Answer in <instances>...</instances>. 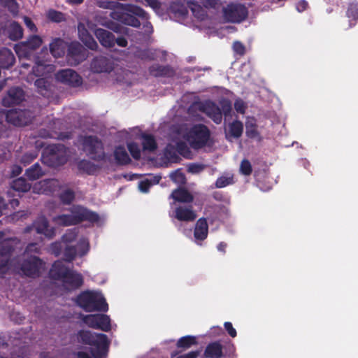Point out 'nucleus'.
<instances>
[{"label":"nucleus","instance_id":"obj_1","mask_svg":"<svg viewBox=\"0 0 358 358\" xmlns=\"http://www.w3.org/2000/svg\"><path fill=\"white\" fill-rule=\"evenodd\" d=\"M109 15L113 20L122 24L135 28H138L141 26L138 17L141 20L149 18L148 13L141 7L134 4L122 3L118 4L115 10L111 11Z\"/></svg>","mask_w":358,"mask_h":358},{"label":"nucleus","instance_id":"obj_2","mask_svg":"<svg viewBox=\"0 0 358 358\" xmlns=\"http://www.w3.org/2000/svg\"><path fill=\"white\" fill-rule=\"evenodd\" d=\"M77 338L78 342L91 346L90 352L93 358L106 357L110 341L106 334L80 330L78 332Z\"/></svg>","mask_w":358,"mask_h":358},{"label":"nucleus","instance_id":"obj_3","mask_svg":"<svg viewBox=\"0 0 358 358\" xmlns=\"http://www.w3.org/2000/svg\"><path fill=\"white\" fill-rule=\"evenodd\" d=\"M99 215L96 212L80 206L73 207L71 214H62L52 217V221L56 224L63 227L76 225L82 222L87 221L92 224L99 221Z\"/></svg>","mask_w":358,"mask_h":358},{"label":"nucleus","instance_id":"obj_4","mask_svg":"<svg viewBox=\"0 0 358 358\" xmlns=\"http://www.w3.org/2000/svg\"><path fill=\"white\" fill-rule=\"evenodd\" d=\"M76 303L86 312H106L108 310L105 298L101 294L94 291L82 292L77 296Z\"/></svg>","mask_w":358,"mask_h":358},{"label":"nucleus","instance_id":"obj_5","mask_svg":"<svg viewBox=\"0 0 358 358\" xmlns=\"http://www.w3.org/2000/svg\"><path fill=\"white\" fill-rule=\"evenodd\" d=\"M83 150L92 160L101 162L106 159L102 141L96 136H85L81 141Z\"/></svg>","mask_w":358,"mask_h":358},{"label":"nucleus","instance_id":"obj_6","mask_svg":"<svg viewBox=\"0 0 358 358\" xmlns=\"http://www.w3.org/2000/svg\"><path fill=\"white\" fill-rule=\"evenodd\" d=\"M210 137V131L203 124L193 125L186 134V139L192 148L199 150L205 147Z\"/></svg>","mask_w":358,"mask_h":358},{"label":"nucleus","instance_id":"obj_7","mask_svg":"<svg viewBox=\"0 0 358 358\" xmlns=\"http://www.w3.org/2000/svg\"><path fill=\"white\" fill-rule=\"evenodd\" d=\"M43 162L50 167H58L67 162L66 148L61 144H53L47 147L42 155Z\"/></svg>","mask_w":358,"mask_h":358},{"label":"nucleus","instance_id":"obj_8","mask_svg":"<svg viewBox=\"0 0 358 358\" xmlns=\"http://www.w3.org/2000/svg\"><path fill=\"white\" fill-rule=\"evenodd\" d=\"M45 262L40 257L30 255L24 258L21 264L20 270L23 274L29 278H38L44 268Z\"/></svg>","mask_w":358,"mask_h":358},{"label":"nucleus","instance_id":"obj_9","mask_svg":"<svg viewBox=\"0 0 358 358\" xmlns=\"http://www.w3.org/2000/svg\"><path fill=\"white\" fill-rule=\"evenodd\" d=\"M223 17L227 22L240 23L248 15V8L241 3H229L223 8Z\"/></svg>","mask_w":358,"mask_h":358},{"label":"nucleus","instance_id":"obj_10","mask_svg":"<svg viewBox=\"0 0 358 358\" xmlns=\"http://www.w3.org/2000/svg\"><path fill=\"white\" fill-rule=\"evenodd\" d=\"M34 117V113L31 110L11 109L6 113V120L14 126L24 127L31 124Z\"/></svg>","mask_w":358,"mask_h":358},{"label":"nucleus","instance_id":"obj_11","mask_svg":"<svg viewBox=\"0 0 358 358\" xmlns=\"http://www.w3.org/2000/svg\"><path fill=\"white\" fill-rule=\"evenodd\" d=\"M234 350L232 343L223 346L220 341H214L206 345L203 356L204 358H226L229 357Z\"/></svg>","mask_w":358,"mask_h":358},{"label":"nucleus","instance_id":"obj_12","mask_svg":"<svg viewBox=\"0 0 358 358\" xmlns=\"http://www.w3.org/2000/svg\"><path fill=\"white\" fill-rule=\"evenodd\" d=\"M83 322L90 327L100 329L108 332L110 331V319L108 315L104 314H94L85 315Z\"/></svg>","mask_w":358,"mask_h":358},{"label":"nucleus","instance_id":"obj_13","mask_svg":"<svg viewBox=\"0 0 358 358\" xmlns=\"http://www.w3.org/2000/svg\"><path fill=\"white\" fill-rule=\"evenodd\" d=\"M57 81L70 87H77L82 85V77L74 70L71 69H62L55 73Z\"/></svg>","mask_w":358,"mask_h":358},{"label":"nucleus","instance_id":"obj_14","mask_svg":"<svg viewBox=\"0 0 358 358\" xmlns=\"http://www.w3.org/2000/svg\"><path fill=\"white\" fill-rule=\"evenodd\" d=\"M197 109L205 113L215 123L220 124L222 120L220 108L213 101L206 100L196 103Z\"/></svg>","mask_w":358,"mask_h":358},{"label":"nucleus","instance_id":"obj_15","mask_svg":"<svg viewBox=\"0 0 358 358\" xmlns=\"http://www.w3.org/2000/svg\"><path fill=\"white\" fill-rule=\"evenodd\" d=\"M83 47L78 42H71L67 48L66 62L70 66H77L85 59Z\"/></svg>","mask_w":358,"mask_h":358},{"label":"nucleus","instance_id":"obj_16","mask_svg":"<svg viewBox=\"0 0 358 358\" xmlns=\"http://www.w3.org/2000/svg\"><path fill=\"white\" fill-rule=\"evenodd\" d=\"M25 100V92L20 87H12L2 99V105L10 107L19 105Z\"/></svg>","mask_w":358,"mask_h":358},{"label":"nucleus","instance_id":"obj_17","mask_svg":"<svg viewBox=\"0 0 358 358\" xmlns=\"http://www.w3.org/2000/svg\"><path fill=\"white\" fill-rule=\"evenodd\" d=\"M62 282L66 289L73 291L83 285V278L80 273L70 269Z\"/></svg>","mask_w":358,"mask_h":358},{"label":"nucleus","instance_id":"obj_18","mask_svg":"<svg viewBox=\"0 0 358 358\" xmlns=\"http://www.w3.org/2000/svg\"><path fill=\"white\" fill-rule=\"evenodd\" d=\"M90 68L95 73L110 72L113 69V62L107 57L100 55L92 59Z\"/></svg>","mask_w":358,"mask_h":358},{"label":"nucleus","instance_id":"obj_19","mask_svg":"<svg viewBox=\"0 0 358 358\" xmlns=\"http://www.w3.org/2000/svg\"><path fill=\"white\" fill-rule=\"evenodd\" d=\"M148 71L150 75L156 78H173L176 74L175 70L170 65H160L159 64L151 65Z\"/></svg>","mask_w":358,"mask_h":358},{"label":"nucleus","instance_id":"obj_20","mask_svg":"<svg viewBox=\"0 0 358 358\" xmlns=\"http://www.w3.org/2000/svg\"><path fill=\"white\" fill-rule=\"evenodd\" d=\"M14 250L10 241L0 242V270L8 266Z\"/></svg>","mask_w":358,"mask_h":358},{"label":"nucleus","instance_id":"obj_21","mask_svg":"<svg viewBox=\"0 0 358 358\" xmlns=\"http://www.w3.org/2000/svg\"><path fill=\"white\" fill-rule=\"evenodd\" d=\"M69 271L70 268L62 261L57 260L50 269L49 276L52 280L62 281Z\"/></svg>","mask_w":358,"mask_h":358},{"label":"nucleus","instance_id":"obj_22","mask_svg":"<svg viewBox=\"0 0 358 358\" xmlns=\"http://www.w3.org/2000/svg\"><path fill=\"white\" fill-rule=\"evenodd\" d=\"M34 227L37 234H43L48 238H52L55 236V229L50 227L48 220L44 217L35 221Z\"/></svg>","mask_w":358,"mask_h":358},{"label":"nucleus","instance_id":"obj_23","mask_svg":"<svg viewBox=\"0 0 358 358\" xmlns=\"http://www.w3.org/2000/svg\"><path fill=\"white\" fill-rule=\"evenodd\" d=\"M175 217L179 221L192 222L196 217L192 206H179L175 210Z\"/></svg>","mask_w":358,"mask_h":358},{"label":"nucleus","instance_id":"obj_24","mask_svg":"<svg viewBox=\"0 0 358 358\" xmlns=\"http://www.w3.org/2000/svg\"><path fill=\"white\" fill-rule=\"evenodd\" d=\"M208 224L204 217L199 218L195 224L194 229V236L197 241H204L208 237Z\"/></svg>","mask_w":358,"mask_h":358},{"label":"nucleus","instance_id":"obj_25","mask_svg":"<svg viewBox=\"0 0 358 358\" xmlns=\"http://www.w3.org/2000/svg\"><path fill=\"white\" fill-rule=\"evenodd\" d=\"M170 198H172L176 201L185 203H190L194 201L193 195L185 188L178 187L174 189Z\"/></svg>","mask_w":358,"mask_h":358},{"label":"nucleus","instance_id":"obj_26","mask_svg":"<svg viewBox=\"0 0 358 358\" xmlns=\"http://www.w3.org/2000/svg\"><path fill=\"white\" fill-rule=\"evenodd\" d=\"M95 35L103 46L107 48L114 47L113 41L115 35L110 31L99 28L96 29Z\"/></svg>","mask_w":358,"mask_h":358},{"label":"nucleus","instance_id":"obj_27","mask_svg":"<svg viewBox=\"0 0 358 358\" xmlns=\"http://www.w3.org/2000/svg\"><path fill=\"white\" fill-rule=\"evenodd\" d=\"M15 62L13 53L8 48L0 50V69H8Z\"/></svg>","mask_w":358,"mask_h":358},{"label":"nucleus","instance_id":"obj_28","mask_svg":"<svg viewBox=\"0 0 358 358\" xmlns=\"http://www.w3.org/2000/svg\"><path fill=\"white\" fill-rule=\"evenodd\" d=\"M115 162L119 166H124L131 163V160L124 146L115 147L113 152Z\"/></svg>","mask_w":358,"mask_h":358},{"label":"nucleus","instance_id":"obj_29","mask_svg":"<svg viewBox=\"0 0 358 358\" xmlns=\"http://www.w3.org/2000/svg\"><path fill=\"white\" fill-rule=\"evenodd\" d=\"M50 51L54 57H61L65 54L66 43L59 38H55L50 44Z\"/></svg>","mask_w":358,"mask_h":358},{"label":"nucleus","instance_id":"obj_30","mask_svg":"<svg viewBox=\"0 0 358 358\" xmlns=\"http://www.w3.org/2000/svg\"><path fill=\"white\" fill-rule=\"evenodd\" d=\"M44 174L45 173L41 166L36 162L26 169L24 175L29 180L34 181L41 178Z\"/></svg>","mask_w":358,"mask_h":358},{"label":"nucleus","instance_id":"obj_31","mask_svg":"<svg viewBox=\"0 0 358 358\" xmlns=\"http://www.w3.org/2000/svg\"><path fill=\"white\" fill-rule=\"evenodd\" d=\"M7 32L9 38L13 41L20 39L23 36L22 27L15 21L12 22L9 24Z\"/></svg>","mask_w":358,"mask_h":358},{"label":"nucleus","instance_id":"obj_32","mask_svg":"<svg viewBox=\"0 0 358 358\" xmlns=\"http://www.w3.org/2000/svg\"><path fill=\"white\" fill-rule=\"evenodd\" d=\"M346 16L349 18V28L352 27L358 20V3H350L348 4L346 11Z\"/></svg>","mask_w":358,"mask_h":358},{"label":"nucleus","instance_id":"obj_33","mask_svg":"<svg viewBox=\"0 0 358 358\" xmlns=\"http://www.w3.org/2000/svg\"><path fill=\"white\" fill-rule=\"evenodd\" d=\"M142 146L144 151L154 152L157 148V143L155 137L151 134L142 135Z\"/></svg>","mask_w":358,"mask_h":358},{"label":"nucleus","instance_id":"obj_34","mask_svg":"<svg viewBox=\"0 0 358 358\" xmlns=\"http://www.w3.org/2000/svg\"><path fill=\"white\" fill-rule=\"evenodd\" d=\"M78 169L88 175H94L99 169V166L89 160L81 159L78 163Z\"/></svg>","mask_w":358,"mask_h":358},{"label":"nucleus","instance_id":"obj_35","mask_svg":"<svg viewBox=\"0 0 358 358\" xmlns=\"http://www.w3.org/2000/svg\"><path fill=\"white\" fill-rule=\"evenodd\" d=\"M11 187L19 192H27L31 189V185L25 178L20 177L12 182Z\"/></svg>","mask_w":358,"mask_h":358},{"label":"nucleus","instance_id":"obj_36","mask_svg":"<svg viewBox=\"0 0 358 358\" xmlns=\"http://www.w3.org/2000/svg\"><path fill=\"white\" fill-rule=\"evenodd\" d=\"M196 337L194 336H185L178 339L176 345L178 348L184 350L191 348L192 345H197Z\"/></svg>","mask_w":358,"mask_h":358},{"label":"nucleus","instance_id":"obj_37","mask_svg":"<svg viewBox=\"0 0 358 358\" xmlns=\"http://www.w3.org/2000/svg\"><path fill=\"white\" fill-rule=\"evenodd\" d=\"M169 10L171 13L178 17H185L188 14L187 8L178 2L171 3Z\"/></svg>","mask_w":358,"mask_h":358},{"label":"nucleus","instance_id":"obj_38","mask_svg":"<svg viewBox=\"0 0 358 358\" xmlns=\"http://www.w3.org/2000/svg\"><path fill=\"white\" fill-rule=\"evenodd\" d=\"M21 44L27 50H34L41 45L42 39L37 35H33L26 41L22 42Z\"/></svg>","mask_w":358,"mask_h":358},{"label":"nucleus","instance_id":"obj_39","mask_svg":"<svg viewBox=\"0 0 358 358\" xmlns=\"http://www.w3.org/2000/svg\"><path fill=\"white\" fill-rule=\"evenodd\" d=\"M176 145L168 144L164 150V156L171 162L176 163L180 160Z\"/></svg>","mask_w":358,"mask_h":358},{"label":"nucleus","instance_id":"obj_40","mask_svg":"<svg viewBox=\"0 0 358 358\" xmlns=\"http://www.w3.org/2000/svg\"><path fill=\"white\" fill-rule=\"evenodd\" d=\"M245 129L246 136L250 138H255L259 136L257 125L254 119L247 120L245 122Z\"/></svg>","mask_w":358,"mask_h":358},{"label":"nucleus","instance_id":"obj_41","mask_svg":"<svg viewBox=\"0 0 358 358\" xmlns=\"http://www.w3.org/2000/svg\"><path fill=\"white\" fill-rule=\"evenodd\" d=\"M243 131V123L239 120H234L229 124V133L234 138L241 136Z\"/></svg>","mask_w":358,"mask_h":358},{"label":"nucleus","instance_id":"obj_42","mask_svg":"<svg viewBox=\"0 0 358 358\" xmlns=\"http://www.w3.org/2000/svg\"><path fill=\"white\" fill-rule=\"evenodd\" d=\"M60 201L64 205H70L75 199V193L70 189L62 192L59 196Z\"/></svg>","mask_w":358,"mask_h":358},{"label":"nucleus","instance_id":"obj_43","mask_svg":"<svg viewBox=\"0 0 358 358\" xmlns=\"http://www.w3.org/2000/svg\"><path fill=\"white\" fill-rule=\"evenodd\" d=\"M234 178L232 176H221L217 179L215 183V187L216 188H223L229 185L234 184Z\"/></svg>","mask_w":358,"mask_h":358},{"label":"nucleus","instance_id":"obj_44","mask_svg":"<svg viewBox=\"0 0 358 358\" xmlns=\"http://www.w3.org/2000/svg\"><path fill=\"white\" fill-rule=\"evenodd\" d=\"M176 150L178 154L183 156L184 157L188 158L191 155V150L188 148L187 145L184 141H178L176 143Z\"/></svg>","mask_w":358,"mask_h":358},{"label":"nucleus","instance_id":"obj_45","mask_svg":"<svg viewBox=\"0 0 358 358\" xmlns=\"http://www.w3.org/2000/svg\"><path fill=\"white\" fill-rule=\"evenodd\" d=\"M77 255V250L75 246L67 245L64 251L65 261L68 262H72Z\"/></svg>","mask_w":358,"mask_h":358},{"label":"nucleus","instance_id":"obj_46","mask_svg":"<svg viewBox=\"0 0 358 358\" xmlns=\"http://www.w3.org/2000/svg\"><path fill=\"white\" fill-rule=\"evenodd\" d=\"M127 148L134 159L138 160L141 158V150L136 143L131 142L127 143Z\"/></svg>","mask_w":358,"mask_h":358},{"label":"nucleus","instance_id":"obj_47","mask_svg":"<svg viewBox=\"0 0 358 358\" xmlns=\"http://www.w3.org/2000/svg\"><path fill=\"white\" fill-rule=\"evenodd\" d=\"M0 5L13 13L18 11V5L15 0H0Z\"/></svg>","mask_w":358,"mask_h":358},{"label":"nucleus","instance_id":"obj_48","mask_svg":"<svg viewBox=\"0 0 358 358\" xmlns=\"http://www.w3.org/2000/svg\"><path fill=\"white\" fill-rule=\"evenodd\" d=\"M37 156L38 155L35 152H26L22 156L20 163L26 166L31 164Z\"/></svg>","mask_w":358,"mask_h":358},{"label":"nucleus","instance_id":"obj_49","mask_svg":"<svg viewBox=\"0 0 358 358\" xmlns=\"http://www.w3.org/2000/svg\"><path fill=\"white\" fill-rule=\"evenodd\" d=\"M81 40L85 45L90 50H95L98 48V44L94 38L90 34H87L85 37H82Z\"/></svg>","mask_w":358,"mask_h":358},{"label":"nucleus","instance_id":"obj_50","mask_svg":"<svg viewBox=\"0 0 358 358\" xmlns=\"http://www.w3.org/2000/svg\"><path fill=\"white\" fill-rule=\"evenodd\" d=\"M136 1L143 3L145 6H150L155 11L159 10L162 7V3L159 0H136Z\"/></svg>","mask_w":358,"mask_h":358},{"label":"nucleus","instance_id":"obj_51","mask_svg":"<svg viewBox=\"0 0 358 358\" xmlns=\"http://www.w3.org/2000/svg\"><path fill=\"white\" fill-rule=\"evenodd\" d=\"M240 171L244 176H250L252 172V165L249 160L243 159L240 166Z\"/></svg>","mask_w":358,"mask_h":358},{"label":"nucleus","instance_id":"obj_52","mask_svg":"<svg viewBox=\"0 0 358 358\" xmlns=\"http://www.w3.org/2000/svg\"><path fill=\"white\" fill-rule=\"evenodd\" d=\"M48 18L55 22H60L64 20V14L62 12L55 10H50L48 13Z\"/></svg>","mask_w":358,"mask_h":358},{"label":"nucleus","instance_id":"obj_53","mask_svg":"<svg viewBox=\"0 0 358 358\" xmlns=\"http://www.w3.org/2000/svg\"><path fill=\"white\" fill-rule=\"evenodd\" d=\"M221 111L225 116H229L231 114L232 106L231 103L227 99H224L220 101Z\"/></svg>","mask_w":358,"mask_h":358},{"label":"nucleus","instance_id":"obj_54","mask_svg":"<svg viewBox=\"0 0 358 358\" xmlns=\"http://www.w3.org/2000/svg\"><path fill=\"white\" fill-rule=\"evenodd\" d=\"M118 4H120V3L116 1H106L99 2L98 3L97 5L100 8L110 9L112 10V11H114L115 10L116 7H117Z\"/></svg>","mask_w":358,"mask_h":358},{"label":"nucleus","instance_id":"obj_55","mask_svg":"<svg viewBox=\"0 0 358 358\" xmlns=\"http://www.w3.org/2000/svg\"><path fill=\"white\" fill-rule=\"evenodd\" d=\"M24 252L27 255L31 253L39 254L41 252V247L36 243H31L26 247Z\"/></svg>","mask_w":358,"mask_h":358},{"label":"nucleus","instance_id":"obj_56","mask_svg":"<svg viewBox=\"0 0 358 358\" xmlns=\"http://www.w3.org/2000/svg\"><path fill=\"white\" fill-rule=\"evenodd\" d=\"M139 57L141 59L152 61L155 59V54L150 50H143L140 52Z\"/></svg>","mask_w":358,"mask_h":358},{"label":"nucleus","instance_id":"obj_57","mask_svg":"<svg viewBox=\"0 0 358 358\" xmlns=\"http://www.w3.org/2000/svg\"><path fill=\"white\" fill-rule=\"evenodd\" d=\"M234 51L240 56H243L245 53V47L240 41H235L233 44Z\"/></svg>","mask_w":358,"mask_h":358},{"label":"nucleus","instance_id":"obj_58","mask_svg":"<svg viewBox=\"0 0 358 358\" xmlns=\"http://www.w3.org/2000/svg\"><path fill=\"white\" fill-rule=\"evenodd\" d=\"M191 10L196 17L200 20L203 19L204 10L199 5L194 4V6L191 8Z\"/></svg>","mask_w":358,"mask_h":358},{"label":"nucleus","instance_id":"obj_59","mask_svg":"<svg viewBox=\"0 0 358 358\" xmlns=\"http://www.w3.org/2000/svg\"><path fill=\"white\" fill-rule=\"evenodd\" d=\"M152 185L153 183L150 180L145 179L139 182L138 188L142 192L146 193Z\"/></svg>","mask_w":358,"mask_h":358},{"label":"nucleus","instance_id":"obj_60","mask_svg":"<svg viewBox=\"0 0 358 358\" xmlns=\"http://www.w3.org/2000/svg\"><path fill=\"white\" fill-rule=\"evenodd\" d=\"M224 326L226 331H227V333L229 334V335L230 336H231L232 338H234L236 336V335H237L236 331L233 327L231 322H225L224 324Z\"/></svg>","mask_w":358,"mask_h":358},{"label":"nucleus","instance_id":"obj_61","mask_svg":"<svg viewBox=\"0 0 358 358\" xmlns=\"http://www.w3.org/2000/svg\"><path fill=\"white\" fill-rule=\"evenodd\" d=\"M114 45L117 44L118 46L121 48H125L127 46L128 42L127 38L124 36H118L117 38H114Z\"/></svg>","mask_w":358,"mask_h":358},{"label":"nucleus","instance_id":"obj_62","mask_svg":"<svg viewBox=\"0 0 358 358\" xmlns=\"http://www.w3.org/2000/svg\"><path fill=\"white\" fill-rule=\"evenodd\" d=\"M203 169V167L201 164H190L188 166V171L192 173H197L201 172Z\"/></svg>","mask_w":358,"mask_h":358},{"label":"nucleus","instance_id":"obj_63","mask_svg":"<svg viewBox=\"0 0 358 358\" xmlns=\"http://www.w3.org/2000/svg\"><path fill=\"white\" fill-rule=\"evenodd\" d=\"M22 171V168L21 166L17 164H13L10 167V176L11 177H16L21 174Z\"/></svg>","mask_w":358,"mask_h":358},{"label":"nucleus","instance_id":"obj_64","mask_svg":"<svg viewBox=\"0 0 358 358\" xmlns=\"http://www.w3.org/2000/svg\"><path fill=\"white\" fill-rule=\"evenodd\" d=\"M234 108L235 110L241 114H243L245 110V106L243 101H236L234 103Z\"/></svg>","mask_w":358,"mask_h":358}]
</instances>
